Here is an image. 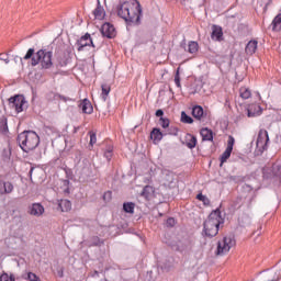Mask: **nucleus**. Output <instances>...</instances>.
<instances>
[{
  "instance_id": "f257e3e1",
  "label": "nucleus",
  "mask_w": 281,
  "mask_h": 281,
  "mask_svg": "<svg viewBox=\"0 0 281 281\" xmlns=\"http://www.w3.org/2000/svg\"><path fill=\"white\" fill-rule=\"evenodd\" d=\"M142 7L137 0L125 1L117 7V16L124 20L127 25H138L140 23Z\"/></svg>"
},
{
  "instance_id": "f03ea898",
  "label": "nucleus",
  "mask_w": 281,
  "mask_h": 281,
  "mask_svg": "<svg viewBox=\"0 0 281 281\" xmlns=\"http://www.w3.org/2000/svg\"><path fill=\"white\" fill-rule=\"evenodd\" d=\"M31 66L36 67L41 66V69H50L53 68V52L46 48H42L34 53V48H30L24 55L23 60H30Z\"/></svg>"
},
{
  "instance_id": "7ed1b4c3",
  "label": "nucleus",
  "mask_w": 281,
  "mask_h": 281,
  "mask_svg": "<svg viewBox=\"0 0 281 281\" xmlns=\"http://www.w3.org/2000/svg\"><path fill=\"white\" fill-rule=\"evenodd\" d=\"M223 224V217L220 210L210 213L209 217L203 222V235L207 238H213L218 235L220 225Z\"/></svg>"
},
{
  "instance_id": "20e7f679",
  "label": "nucleus",
  "mask_w": 281,
  "mask_h": 281,
  "mask_svg": "<svg viewBox=\"0 0 281 281\" xmlns=\"http://www.w3.org/2000/svg\"><path fill=\"white\" fill-rule=\"evenodd\" d=\"M18 143L24 153H30L36 149L40 145V136L36 132L27 131L18 135Z\"/></svg>"
},
{
  "instance_id": "39448f33",
  "label": "nucleus",
  "mask_w": 281,
  "mask_h": 281,
  "mask_svg": "<svg viewBox=\"0 0 281 281\" xmlns=\"http://www.w3.org/2000/svg\"><path fill=\"white\" fill-rule=\"evenodd\" d=\"M236 240L233 236H224L222 240H217L216 256H225L235 247Z\"/></svg>"
},
{
  "instance_id": "423d86ee",
  "label": "nucleus",
  "mask_w": 281,
  "mask_h": 281,
  "mask_svg": "<svg viewBox=\"0 0 281 281\" xmlns=\"http://www.w3.org/2000/svg\"><path fill=\"white\" fill-rule=\"evenodd\" d=\"M10 108L16 111V113L23 112V105L25 103L23 95H14L10 98Z\"/></svg>"
},
{
  "instance_id": "0eeeda50",
  "label": "nucleus",
  "mask_w": 281,
  "mask_h": 281,
  "mask_svg": "<svg viewBox=\"0 0 281 281\" xmlns=\"http://www.w3.org/2000/svg\"><path fill=\"white\" fill-rule=\"evenodd\" d=\"M77 47L78 52L85 50L86 47H94L91 35L89 33H86L83 36H81L80 40H78L77 42Z\"/></svg>"
},
{
  "instance_id": "6e6552de",
  "label": "nucleus",
  "mask_w": 281,
  "mask_h": 281,
  "mask_svg": "<svg viewBox=\"0 0 281 281\" xmlns=\"http://www.w3.org/2000/svg\"><path fill=\"white\" fill-rule=\"evenodd\" d=\"M267 143H269V133L266 130H260L256 142L257 148L266 150Z\"/></svg>"
},
{
  "instance_id": "1a4fd4ad",
  "label": "nucleus",
  "mask_w": 281,
  "mask_h": 281,
  "mask_svg": "<svg viewBox=\"0 0 281 281\" xmlns=\"http://www.w3.org/2000/svg\"><path fill=\"white\" fill-rule=\"evenodd\" d=\"M234 146H235V138L233 136H229L227 138V147L224 150L222 158H221L222 164H225L229 159V157L232 156Z\"/></svg>"
},
{
  "instance_id": "9d476101",
  "label": "nucleus",
  "mask_w": 281,
  "mask_h": 281,
  "mask_svg": "<svg viewBox=\"0 0 281 281\" xmlns=\"http://www.w3.org/2000/svg\"><path fill=\"white\" fill-rule=\"evenodd\" d=\"M101 34L105 38H114L115 37V29L113 24L104 23L101 26Z\"/></svg>"
},
{
  "instance_id": "9b49d317",
  "label": "nucleus",
  "mask_w": 281,
  "mask_h": 281,
  "mask_svg": "<svg viewBox=\"0 0 281 281\" xmlns=\"http://www.w3.org/2000/svg\"><path fill=\"white\" fill-rule=\"evenodd\" d=\"M246 111L247 117H257L262 114V108L256 103L247 105Z\"/></svg>"
},
{
  "instance_id": "f8f14e48",
  "label": "nucleus",
  "mask_w": 281,
  "mask_h": 281,
  "mask_svg": "<svg viewBox=\"0 0 281 281\" xmlns=\"http://www.w3.org/2000/svg\"><path fill=\"white\" fill-rule=\"evenodd\" d=\"M212 41L221 43L223 41V29L218 25H212Z\"/></svg>"
},
{
  "instance_id": "ddd939ff",
  "label": "nucleus",
  "mask_w": 281,
  "mask_h": 281,
  "mask_svg": "<svg viewBox=\"0 0 281 281\" xmlns=\"http://www.w3.org/2000/svg\"><path fill=\"white\" fill-rule=\"evenodd\" d=\"M29 213L30 215L40 217L41 215L44 214V206L40 203H34L33 205L30 206Z\"/></svg>"
},
{
  "instance_id": "4468645a",
  "label": "nucleus",
  "mask_w": 281,
  "mask_h": 281,
  "mask_svg": "<svg viewBox=\"0 0 281 281\" xmlns=\"http://www.w3.org/2000/svg\"><path fill=\"white\" fill-rule=\"evenodd\" d=\"M13 192V184L10 181H0V194H10Z\"/></svg>"
},
{
  "instance_id": "2eb2a0df",
  "label": "nucleus",
  "mask_w": 281,
  "mask_h": 281,
  "mask_svg": "<svg viewBox=\"0 0 281 281\" xmlns=\"http://www.w3.org/2000/svg\"><path fill=\"white\" fill-rule=\"evenodd\" d=\"M92 15H94L95 20L102 21L106 16V12L104 11L102 5L98 4L94 11H92Z\"/></svg>"
},
{
  "instance_id": "dca6fc26",
  "label": "nucleus",
  "mask_w": 281,
  "mask_h": 281,
  "mask_svg": "<svg viewBox=\"0 0 281 281\" xmlns=\"http://www.w3.org/2000/svg\"><path fill=\"white\" fill-rule=\"evenodd\" d=\"M80 109L81 111H83L85 114L93 113V105H91V102L88 99H85L83 101H81Z\"/></svg>"
},
{
  "instance_id": "f3484780",
  "label": "nucleus",
  "mask_w": 281,
  "mask_h": 281,
  "mask_svg": "<svg viewBox=\"0 0 281 281\" xmlns=\"http://www.w3.org/2000/svg\"><path fill=\"white\" fill-rule=\"evenodd\" d=\"M257 50V40H250L246 45V54L247 56H252Z\"/></svg>"
},
{
  "instance_id": "a211bd4d",
  "label": "nucleus",
  "mask_w": 281,
  "mask_h": 281,
  "mask_svg": "<svg viewBox=\"0 0 281 281\" xmlns=\"http://www.w3.org/2000/svg\"><path fill=\"white\" fill-rule=\"evenodd\" d=\"M200 136H202V140L204 142H213V132L209 128H202L200 131Z\"/></svg>"
},
{
  "instance_id": "6ab92c4d",
  "label": "nucleus",
  "mask_w": 281,
  "mask_h": 281,
  "mask_svg": "<svg viewBox=\"0 0 281 281\" xmlns=\"http://www.w3.org/2000/svg\"><path fill=\"white\" fill-rule=\"evenodd\" d=\"M252 95V92L247 87H240L239 88V98L243 100H249Z\"/></svg>"
},
{
  "instance_id": "aec40b11",
  "label": "nucleus",
  "mask_w": 281,
  "mask_h": 281,
  "mask_svg": "<svg viewBox=\"0 0 281 281\" xmlns=\"http://www.w3.org/2000/svg\"><path fill=\"white\" fill-rule=\"evenodd\" d=\"M58 209H60L63 213H67L71 210V202L68 200H60V202H58Z\"/></svg>"
},
{
  "instance_id": "412c9836",
  "label": "nucleus",
  "mask_w": 281,
  "mask_h": 281,
  "mask_svg": "<svg viewBox=\"0 0 281 281\" xmlns=\"http://www.w3.org/2000/svg\"><path fill=\"white\" fill-rule=\"evenodd\" d=\"M192 116L195 117V120L202 121L203 120V108L200 105L193 106Z\"/></svg>"
},
{
  "instance_id": "4be33fe9",
  "label": "nucleus",
  "mask_w": 281,
  "mask_h": 281,
  "mask_svg": "<svg viewBox=\"0 0 281 281\" xmlns=\"http://www.w3.org/2000/svg\"><path fill=\"white\" fill-rule=\"evenodd\" d=\"M153 142L159 143L162 139V133L158 128H153L151 134L149 135Z\"/></svg>"
},
{
  "instance_id": "5701e85b",
  "label": "nucleus",
  "mask_w": 281,
  "mask_h": 281,
  "mask_svg": "<svg viewBox=\"0 0 281 281\" xmlns=\"http://www.w3.org/2000/svg\"><path fill=\"white\" fill-rule=\"evenodd\" d=\"M271 26L274 32L281 31V14L274 16L273 21L271 22Z\"/></svg>"
},
{
  "instance_id": "b1692460",
  "label": "nucleus",
  "mask_w": 281,
  "mask_h": 281,
  "mask_svg": "<svg viewBox=\"0 0 281 281\" xmlns=\"http://www.w3.org/2000/svg\"><path fill=\"white\" fill-rule=\"evenodd\" d=\"M153 194H155V189H153L150 186H146L142 191V196L146 200H150Z\"/></svg>"
},
{
  "instance_id": "393cba45",
  "label": "nucleus",
  "mask_w": 281,
  "mask_h": 281,
  "mask_svg": "<svg viewBox=\"0 0 281 281\" xmlns=\"http://www.w3.org/2000/svg\"><path fill=\"white\" fill-rule=\"evenodd\" d=\"M187 52H189V54H196L199 52V44L194 41L189 42Z\"/></svg>"
},
{
  "instance_id": "a878e982",
  "label": "nucleus",
  "mask_w": 281,
  "mask_h": 281,
  "mask_svg": "<svg viewBox=\"0 0 281 281\" xmlns=\"http://www.w3.org/2000/svg\"><path fill=\"white\" fill-rule=\"evenodd\" d=\"M271 171L274 176L280 177L281 176V161L278 160L277 162L271 166Z\"/></svg>"
},
{
  "instance_id": "bb28decb",
  "label": "nucleus",
  "mask_w": 281,
  "mask_h": 281,
  "mask_svg": "<svg viewBox=\"0 0 281 281\" xmlns=\"http://www.w3.org/2000/svg\"><path fill=\"white\" fill-rule=\"evenodd\" d=\"M180 122L183 124H192L194 123V120H192L191 116H189L186 112L180 113Z\"/></svg>"
},
{
  "instance_id": "cd10ccee",
  "label": "nucleus",
  "mask_w": 281,
  "mask_h": 281,
  "mask_svg": "<svg viewBox=\"0 0 281 281\" xmlns=\"http://www.w3.org/2000/svg\"><path fill=\"white\" fill-rule=\"evenodd\" d=\"M101 89H102V93H101L102 100L106 101V98H108L109 93L111 92V86L102 85Z\"/></svg>"
},
{
  "instance_id": "c85d7f7f",
  "label": "nucleus",
  "mask_w": 281,
  "mask_h": 281,
  "mask_svg": "<svg viewBox=\"0 0 281 281\" xmlns=\"http://www.w3.org/2000/svg\"><path fill=\"white\" fill-rule=\"evenodd\" d=\"M135 211V204L133 202H126L124 203V212L128 214H134Z\"/></svg>"
},
{
  "instance_id": "c756f323",
  "label": "nucleus",
  "mask_w": 281,
  "mask_h": 281,
  "mask_svg": "<svg viewBox=\"0 0 281 281\" xmlns=\"http://www.w3.org/2000/svg\"><path fill=\"white\" fill-rule=\"evenodd\" d=\"M104 157L105 159H108V161H111V159H113V145H109L105 148Z\"/></svg>"
},
{
  "instance_id": "7c9ffc66",
  "label": "nucleus",
  "mask_w": 281,
  "mask_h": 281,
  "mask_svg": "<svg viewBox=\"0 0 281 281\" xmlns=\"http://www.w3.org/2000/svg\"><path fill=\"white\" fill-rule=\"evenodd\" d=\"M196 146V138L195 136L189 135V142H187V147L189 149H194Z\"/></svg>"
},
{
  "instance_id": "2f4dec72",
  "label": "nucleus",
  "mask_w": 281,
  "mask_h": 281,
  "mask_svg": "<svg viewBox=\"0 0 281 281\" xmlns=\"http://www.w3.org/2000/svg\"><path fill=\"white\" fill-rule=\"evenodd\" d=\"M103 244H104V241L102 239H100V237H98V236L92 237V246L100 247Z\"/></svg>"
},
{
  "instance_id": "473e14b6",
  "label": "nucleus",
  "mask_w": 281,
  "mask_h": 281,
  "mask_svg": "<svg viewBox=\"0 0 281 281\" xmlns=\"http://www.w3.org/2000/svg\"><path fill=\"white\" fill-rule=\"evenodd\" d=\"M27 281H41L40 277L35 272H27Z\"/></svg>"
},
{
  "instance_id": "72a5a7b5",
  "label": "nucleus",
  "mask_w": 281,
  "mask_h": 281,
  "mask_svg": "<svg viewBox=\"0 0 281 281\" xmlns=\"http://www.w3.org/2000/svg\"><path fill=\"white\" fill-rule=\"evenodd\" d=\"M0 281H14V276L9 273H3L0 276Z\"/></svg>"
},
{
  "instance_id": "f704fd0d",
  "label": "nucleus",
  "mask_w": 281,
  "mask_h": 281,
  "mask_svg": "<svg viewBox=\"0 0 281 281\" xmlns=\"http://www.w3.org/2000/svg\"><path fill=\"white\" fill-rule=\"evenodd\" d=\"M173 83H176L178 88H181V77L179 76V68L176 75L173 76Z\"/></svg>"
},
{
  "instance_id": "c9c22d12",
  "label": "nucleus",
  "mask_w": 281,
  "mask_h": 281,
  "mask_svg": "<svg viewBox=\"0 0 281 281\" xmlns=\"http://www.w3.org/2000/svg\"><path fill=\"white\" fill-rule=\"evenodd\" d=\"M196 200H199L200 202H203V204H205V205L210 204L209 198H206L202 193H199V195H196Z\"/></svg>"
},
{
  "instance_id": "e433bc0d",
  "label": "nucleus",
  "mask_w": 281,
  "mask_h": 281,
  "mask_svg": "<svg viewBox=\"0 0 281 281\" xmlns=\"http://www.w3.org/2000/svg\"><path fill=\"white\" fill-rule=\"evenodd\" d=\"M88 135L90 136V145L93 147V145L97 144V134L94 132H90Z\"/></svg>"
},
{
  "instance_id": "4c0bfd02",
  "label": "nucleus",
  "mask_w": 281,
  "mask_h": 281,
  "mask_svg": "<svg viewBox=\"0 0 281 281\" xmlns=\"http://www.w3.org/2000/svg\"><path fill=\"white\" fill-rule=\"evenodd\" d=\"M159 125H161L162 128H168L169 127V120L165 117L159 119Z\"/></svg>"
},
{
  "instance_id": "58836bf2",
  "label": "nucleus",
  "mask_w": 281,
  "mask_h": 281,
  "mask_svg": "<svg viewBox=\"0 0 281 281\" xmlns=\"http://www.w3.org/2000/svg\"><path fill=\"white\" fill-rule=\"evenodd\" d=\"M0 60L8 65L10 63L9 54H0Z\"/></svg>"
},
{
  "instance_id": "ea45409f",
  "label": "nucleus",
  "mask_w": 281,
  "mask_h": 281,
  "mask_svg": "<svg viewBox=\"0 0 281 281\" xmlns=\"http://www.w3.org/2000/svg\"><path fill=\"white\" fill-rule=\"evenodd\" d=\"M175 218L173 217H169L167 221H166V225H168V227H175Z\"/></svg>"
},
{
  "instance_id": "a19ab883",
  "label": "nucleus",
  "mask_w": 281,
  "mask_h": 281,
  "mask_svg": "<svg viewBox=\"0 0 281 281\" xmlns=\"http://www.w3.org/2000/svg\"><path fill=\"white\" fill-rule=\"evenodd\" d=\"M112 195H113V193H112L111 191H108V192L104 193V195L102 196V199H103L104 201H109V200H111Z\"/></svg>"
},
{
  "instance_id": "79ce46f5",
  "label": "nucleus",
  "mask_w": 281,
  "mask_h": 281,
  "mask_svg": "<svg viewBox=\"0 0 281 281\" xmlns=\"http://www.w3.org/2000/svg\"><path fill=\"white\" fill-rule=\"evenodd\" d=\"M164 115L162 110L156 111V117H161Z\"/></svg>"
},
{
  "instance_id": "37998d69",
  "label": "nucleus",
  "mask_w": 281,
  "mask_h": 281,
  "mask_svg": "<svg viewBox=\"0 0 281 281\" xmlns=\"http://www.w3.org/2000/svg\"><path fill=\"white\" fill-rule=\"evenodd\" d=\"M45 131H47L48 133L49 132L54 133L56 130L54 127H45Z\"/></svg>"
},
{
  "instance_id": "c03bdc74",
  "label": "nucleus",
  "mask_w": 281,
  "mask_h": 281,
  "mask_svg": "<svg viewBox=\"0 0 281 281\" xmlns=\"http://www.w3.org/2000/svg\"><path fill=\"white\" fill-rule=\"evenodd\" d=\"M58 277L63 278L64 277V271H58Z\"/></svg>"
}]
</instances>
